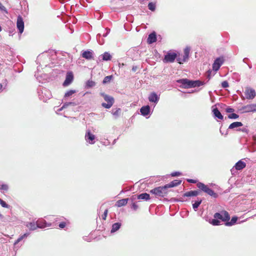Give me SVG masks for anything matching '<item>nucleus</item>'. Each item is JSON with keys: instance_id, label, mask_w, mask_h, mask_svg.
<instances>
[{"instance_id": "obj_56", "label": "nucleus", "mask_w": 256, "mask_h": 256, "mask_svg": "<svg viewBox=\"0 0 256 256\" xmlns=\"http://www.w3.org/2000/svg\"><path fill=\"white\" fill-rule=\"evenodd\" d=\"M3 218V216L0 214V218Z\"/></svg>"}, {"instance_id": "obj_8", "label": "nucleus", "mask_w": 256, "mask_h": 256, "mask_svg": "<svg viewBox=\"0 0 256 256\" xmlns=\"http://www.w3.org/2000/svg\"><path fill=\"white\" fill-rule=\"evenodd\" d=\"M176 57L177 54L176 53L168 52L167 54L165 55L163 62L165 63L172 62L174 61Z\"/></svg>"}, {"instance_id": "obj_32", "label": "nucleus", "mask_w": 256, "mask_h": 256, "mask_svg": "<svg viewBox=\"0 0 256 256\" xmlns=\"http://www.w3.org/2000/svg\"><path fill=\"white\" fill-rule=\"evenodd\" d=\"M237 220V217L234 216L232 218L230 222H228L226 223V225L227 226H232L236 223Z\"/></svg>"}, {"instance_id": "obj_44", "label": "nucleus", "mask_w": 256, "mask_h": 256, "mask_svg": "<svg viewBox=\"0 0 256 256\" xmlns=\"http://www.w3.org/2000/svg\"><path fill=\"white\" fill-rule=\"evenodd\" d=\"M170 175L172 176H180L181 173L178 172H172Z\"/></svg>"}, {"instance_id": "obj_13", "label": "nucleus", "mask_w": 256, "mask_h": 256, "mask_svg": "<svg viewBox=\"0 0 256 256\" xmlns=\"http://www.w3.org/2000/svg\"><path fill=\"white\" fill-rule=\"evenodd\" d=\"M30 234V232H26L24 234L20 236L14 242V246H16L20 242L21 243L20 246H22L24 243L26 238L29 236Z\"/></svg>"}, {"instance_id": "obj_18", "label": "nucleus", "mask_w": 256, "mask_h": 256, "mask_svg": "<svg viewBox=\"0 0 256 256\" xmlns=\"http://www.w3.org/2000/svg\"><path fill=\"white\" fill-rule=\"evenodd\" d=\"M160 99L159 96L156 94V92H153L151 93L148 96V100L150 102L157 104Z\"/></svg>"}, {"instance_id": "obj_15", "label": "nucleus", "mask_w": 256, "mask_h": 256, "mask_svg": "<svg viewBox=\"0 0 256 256\" xmlns=\"http://www.w3.org/2000/svg\"><path fill=\"white\" fill-rule=\"evenodd\" d=\"M242 109L245 112H256V104H247L243 106Z\"/></svg>"}, {"instance_id": "obj_35", "label": "nucleus", "mask_w": 256, "mask_h": 256, "mask_svg": "<svg viewBox=\"0 0 256 256\" xmlns=\"http://www.w3.org/2000/svg\"><path fill=\"white\" fill-rule=\"evenodd\" d=\"M202 200H199L197 201H196L193 204H192V208L194 210L196 211L197 210V208L200 206V204L202 203Z\"/></svg>"}, {"instance_id": "obj_47", "label": "nucleus", "mask_w": 256, "mask_h": 256, "mask_svg": "<svg viewBox=\"0 0 256 256\" xmlns=\"http://www.w3.org/2000/svg\"><path fill=\"white\" fill-rule=\"evenodd\" d=\"M0 10L2 11L6 12V8L0 2Z\"/></svg>"}, {"instance_id": "obj_23", "label": "nucleus", "mask_w": 256, "mask_h": 256, "mask_svg": "<svg viewBox=\"0 0 256 256\" xmlns=\"http://www.w3.org/2000/svg\"><path fill=\"white\" fill-rule=\"evenodd\" d=\"M182 182V180H175L172 182H171L170 183L166 184V186L167 188H173L176 186H178Z\"/></svg>"}, {"instance_id": "obj_39", "label": "nucleus", "mask_w": 256, "mask_h": 256, "mask_svg": "<svg viewBox=\"0 0 256 256\" xmlns=\"http://www.w3.org/2000/svg\"><path fill=\"white\" fill-rule=\"evenodd\" d=\"M76 92L75 90H70L65 93L64 98H66L69 97L70 96L74 94Z\"/></svg>"}, {"instance_id": "obj_7", "label": "nucleus", "mask_w": 256, "mask_h": 256, "mask_svg": "<svg viewBox=\"0 0 256 256\" xmlns=\"http://www.w3.org/2000/svg\"><path fill=\"white\" fill-rule=\"evenodd\" d=\"M214 218L221 220L223 222H226L230 219L228 213L226 211H222L220 212H216L214 214Z\"/></svg>"}, {"instance_id": "obj_36", "label": "nucleus", "mask_w": 256, "mask_h": 256, "mask_svg": "<svg viewBox=\"0 0 256 256\" xmlns=\"http://www.w3.org/2000/svg\"><path fill=\"white\" fill-rule=\"evenodd\" d=\"M209 222L213 226H218L220 224V222L216 218L210 220Z\"/></svg>"}, {"instance_id": "obj_54", "label": "nucleus", "mask_w": 256, "mask_h": 256, "mask_svg": "<svg viewBox=\"0 0 256 256\" xmlns=\"http://www.w3.org/2000/svg\"><path fill=\"white\" fill-rule=\"evenodd\" d=\"M2 84H0V92L2 90Z\"/></svg>"}, {"instance_id": "obj_31", "label": "nucleus", "mask_w": 256, "mask_h": 256, "mask_svg": "<svg viewBox=\"0 0 256 256\" xmlns=\"http://www.w3.org/2000/svg\"><path fill=\"white\" fill-rule=\"evenodd\" d=\"M138 198L140 200H146L150 199V196L147 193H143L138 196Z\"/></svg>"}, {"instance_id": "obj_53", "label": "nucleus", "mask_w": 256, "mask_h": 256, "mask_svg": "<svg viewBox=\"0 0 256 256\" xmlns=\"http://www.w3.org/2000/svg\"><path fill=\"white\" fill-rule=\"evenodd\" d=\"M136 70V67H134H134L132 68V70L134 72H135V71Z\"/></svg>"}, {"instance_id": "obj_28", "label": "nucleus", "mask_w": 256, "mask_h": 256, "mask_svg": "<svg viewBox=\"0 0 256 256\" xmlns=\"http://www.w3.org/2000/svg\"><path fill=\"white\" fill-rule=\"evenodd\" d=\"M199 194V192L198 190H190L186 192L184 196H196Z\"/></svg>"}, {"instance_id": "obj_5", "label": "nucleus", "mask_w": 256, "mask_h": 256, "mask_svg": "<svg viewBox=\"0 0 256 256\" xmlns=\"http://www.w3.org/2000/svg\"><path fill=\"white\" fill-rule=\"evenodd\" d=\"M167 188L165 185L164 186H159L150 190V192L157 196L164 197L167 194Z\"/></svg>"}, {"instance_id": "obj_30", "label": "nucleus", "mask_w": 256, "mask_h": 256, "mask_svg": "<svg viewBox=\"0 0 256 256\" xmlns=\"http://www.w3.org/2000/svg\"><path fill=\"white\" fill-rule=\"evenodd\" d=\"M242 125L243 124L241 122H232V124H231L229 126L228 128L229 129H233V128H236L242 126Z\"/></svg>"}, {"instance_id": "obj_25", "label": "nucleus", "mask_w": 256, "mask_h": 256, "mask_svg": "<svg viewBox=\"0 0 256 256\" xmlns=\"http://www.w3.org/2000/svg\"><path fill=\"white\" fill-rule=\"evenodd\" d=\"M26 226L30 230H36L38 228V226L36 224V223H35L34 222H27L26 224Z\"/></svg>"}, {"instance_id": "obj_41", "label": "nucleus", "mask_w": 256, "mask_h": 256, "mask_svg": "<svg viewBox=\"0 0 256 256\" xmlns=\"http://www.w3.org/2000/svg\"><path fill=\"white\" fill-rule=\"evenodd\" d=\"M0 204L3 208H8L9 207V206L1 198H0Z\"/></svg>"}, {"instance_id": "obj_37", "label": "nucleus", "mask_w": 256, "mask_h": 256, "mask_svg": "<svg viewBox=\"0 0 256 256\" xmlns=\"http://www.w3.org/2000/svg\"><path fill=\"white\" fill-rule=\"evenodd\" d=\"M156 4L155 2H150L148 4V8L150 10L154 12L156 10Z\"/></svg>"}, {"instance_id": "obj_55", "label": "nucleus", "mask_w": 256, "mask_h": 256, "mask_svg": "<svg viewBox=\"0 0 256 256\" xmlns=\"http://www.w3.org/2000/svg\"><path fill=\"white\" fill-rule=\"evenodd\" d=\"M242 132H247V130H246V128L242 129Z\"/></svg>"}, {"instance_id": "obj_46", "label": "nucleus", "mask_w": 256, "mask_h": 256, "mask_svg": "<svg viewBox=\"0 0 256 256\" xmlns=\"http://www.w3.org/2000/svg\"><path fill=\"white\" fill-rule=\"evenodd\" d=\"M101 37H102V34H98L97 35L96 38H97L100 44H102L104 42L103 40L102 42L100 41V38Z\"/></svg>"}, {"instance_id": "obj_34", "label": "nucleus", "mask_w": 256, "mask_h": 256, "mask_svg": "<svg viewBox=\"0 0 256 256\" xmlns=\"http://www.w3.org/2000/svg\"><path fill=\"white\" fill-rule=\"evenodd\" d=\"M112 78L113 76L112 75L106 76L104 78L102 81V84H104L109 83Z\"/></svg>"}, {"instance_id": "obj_52", "label": "nucleus", "mask_w": 256, "mask_h": 256, "mask_svg": "<svg viewBox=\"0 0 256 256\" xmlns=\"http://www.w3.org/2000/svg\"><path fill=\"white\" fill-rule=\"evenodd\" d=\"M187 181L190 183L195 184L196 183V180L192 179H188Z\"/></svg>"}, {"instance_id": "obj_10", "label": "nucleus", "mask_w": 256, "mask_h": 256, "mask_svg": "<svg viewBox=\"0 0 256 256\" xmlns=\"http://www.w3.org/2000/svg\"><path fill=\"white\" fill-rule=\"evenodd\" d=\"M16 28L19 33L22 34L24 30V22L22 18L20 16H18L16 21Z\"/></svg>"}, {"instance_id": "obj_57", "label": "nucleus", "mask_w": 256, "mask_h": 256, "mask_svg": "<svg viewBox=\"0 0 256 256\" xmlns=\"http://www.w3.org/2000/svg\"><path fill=\"white\" fill-rule=\"evenodd\" d=\"M248 67L250 68H252V66L251 65H248Z\"/></svg>"}, {"instance_id": "obj_33", "label": "nucleus", "mask_w": 256, "mask_h": 256, "mask_svg": "<svg viewBox=\"0 0 256 256\" xmlns=\"http://www.w3.org/2000/svg\"><path fill=\"white\" fill-rule=\"evenodd\" d=\"M96 85L95 82L92 80H88L86 82V88H90Z\"/></svg>"}, {"instance_id": "obj_9", "label": "nucleus", "mask_w": 256, "mask_h": 256, "mask_svg": "<svg viewBox=\"0 0 256 256\" xmlns=\"http://www.w3.org/2000/svg\"><path fill=\"white\" fill-rule=\"evenodd\" d=\"M224 62V59L222 57L218 58L214 61L212 64V68L214 70L217 71L219 70L220 66Z\"/></svg>"}, {"instance_id": "obj_12", "label": "nucleus", "mask_w": 256, "mask_h": 256, "mask_svg": "<svg viewBox=\"0 0 256 256\" xmlns=\"http://www.w3.org/2000/svg\"><path fill=\"white\" fill-rule=\"evenodd\" d=\"M96 136L92 134L90 130H88L86 134L85 139L86 141L90 144H94L95 142L94 139Z\"/></svg>"}, {"instance_id": "obj_43", "label": "nucleus", "mask_w": 256, "mask_h": 256, "mask_svg": "<svg viewBox=\"0 0 256 256\" xmlns=\"http://www.w3.org/2000/svg\"><path fill=\"white\" fill-rule=\"evenodd\" d=\"M222 86L223 88H226L229 86L228 83L227 81L225 80L222 82Z\"/></svg>"}, {"instance_id": "obj_26", "label": "nucleus", "mask_w": 256, "mask_h": 256, "mask_svg": "<svg viewBox=\"0 0 256 256\" xmlns=\"http://www.w3.org/2000/svg\"><path fill=\"white\" fill-rule=\"evenodd\" d=\"M102 58V60L104 61L110 60L112 59V56L108 52H105L104 54L100 55V57Z\"/></svg>"}, {"instance_id": "obj_50", "label": "nucleus", "mask_w": 256, "mask_h": 256, "mask_svg": "<svg viewBox=\"0 0 256 256\" xmlns=\"http://www.w3.org/2000/svg\"><path fill=\"white\" fill-rule=\"evenodd\" d=\"M138 208V205L136 203H133L132 204V208L134 210H136Z\"/></svg>"}, {"instance_id": "obj_1", "label": "nucleus", "mask_w": 256, "mask_h": 256, "mask_svg": "<svg viewBox=\"0 0 256 256\" xmlns=\"http://www.w3.org/2000/svg\"><path fill=\"white\" fill-rule=\"evenodd\" d=\"M179 83L182 84L186 88H191L200 86L204 84V82L199 80H190L188 79H181L178 81Z\"/></svg>"}, {"instance_id": "obj_20", "label": "nucleus", "mask_w": 256, "mask_h": 256, "mask_svg": "<svg viewBox=\"0 0 256 256\" xmlns=\"http://www.w3.org/2000/svg\"><path fill=\"white\" fill-rule=\"evenodd\" d=\"M156 40V34L154 32H152L148 35V42L149 44H152Z\"/></svg>"}, {"instance_id": "obj_38", "label": "nucleus", "mask_w": 256, "mask_h": 256, "mask_svg": "<svg viewBox=\"0 0 256 256\" xmlns=\"http://www.w3.org/2000/svg\"><path fill=\"white\" fill-rule=\"evenodd\" d=\"M70 105L76 106V104H75L74 102H66L63 104L62 106L60 108V110H61L63 108H64Z\"/></svg>"}, {"instance_id": "obj_48", "label": "nucleus", "mask_w": 256, "mask_h": 256, "mask_svg": "<svg viewBox=\"0 0 256 256\" xmlns=\"http://www.w3.org/2000/svg\"><path fill=\"white\" fill-rule=\"evenodd\" d=\"M226 111L228 113L233 112H234V109L230 108H227Z\"/></svg>"}, {"instance_id": "obj_51", "label": "nucleus", "mask_w": 256, "mask_h": 256, "mask_svg": "<svg viewBox=\"0 0 256 256\" xmlns=\"http://www.w3.org/2000/svg\"><path fill=\"white\" fill-rule=\"evenodd\" d=\"M66 226V223L64 222H62L59 224V227L61 228H63Z\"/></svg>"}, {"instance_id": "obj_2", "label": "nucleus", "mask_w": 256, "mask_h": 256, "mask_svg": "<svg viewBox=\"0 0 256 256\" xmlns=\"http://www.w3.org/2000/svg\"><path fill=\"white\" fill-rule=\"evenodd\" d=\"M38 94L39 98L44 102H46L52 96L50 91L45 88H38Z\"/></svg>"}, {"instance_id": "obj_14", "label": "nucleus", "mask_w": 256, "mask_h": 256, "mask_svg": "<svg viewBox=\"0 0 256 256\" xmlns=\"http://www.w3.org/2000/svg\"><path fill=\"white\" fill-rule=\"evenodd\" d=\"M246 97L247 99L252 100L256 96L255 90L250 88H247L244 92Z\"/></svg>"}, {"instance_id": "obj_3", "label": "nucleus", "mask_w": 256, "mask_h": 256, "mask_svg": "<svg viewBox=\"0 0 256 256\" xmlns=\"http://www.w3.org/2000/svg\"><path fill=\"white\" fill-rule=\"evenodd\" d=\"M196 186L199 189L206 193L210 196L214 198H216L218 196V194L216 193L204 184L199 182L197 184Z\"/></svg>"}, {"instance_id": "obj_49", "label": "nucleus", "mask_w": 256, "mask_h": 256, "mask_svg": "<svg viewBox=\"0 0 256 256\" xmlns=\"http://www.w3.org/2000/svg\"><path fill=\"white\" fill-rule=\"evenodd\" d=\"M105 30H106V33H104V34H102V36L103 37H106V36H108V33L110 32V29L106 28V29Z\"/></svg>"}, {"instance_id": "obj_6", "label": "nucleus", "mask_w": 256, "mask_h": 256, "mask_svg": "<svg viewBox=\"0 0 256 256\" xmlns=\"http://www.w3.org/2000/svg\"><path fill=\"white\" fill-rule=\"evenodd\" d=\"M190 52V48L188 47L186 48L184 50V54L178 55V56L176 57V60L178 62L179 64H182L187 61L189 58Z\"/></svg>"}, {"instance_id": "obj_45", "label": "nucleus", "mask_w": 256, "mask_h": 256, "mask_svg": "<svg viewBox=\"0 0 256 256\" xmlns=\"http://www.w3.org/2000/svg\"><path fill=\"white\" fill-rule=\"evenodd\" d=\"M108 210H104V214L102 216V218L104 220H106V216H107V214H108Z\"/></svg>"}, {"instance_id": "obj_19", "label": "nucleus", "mask_w": 256, "mask_h": 256, "mask_svg": "<svg viewBox=\"0 0 256 256\" xmlns=\"http://www.w3.org/2000/svg\"><path fill=\"white\" fill-rule=\"evenodd\" d=\"M212 112L213 114L214 115V116L218 119L222 120L223 116L222 114L219 111L218 108H217L215 107V106H212Z\"/></svg>"}, {"instance_id": "obj_11", "label": "nucleus", "mask_w": 256, "mask_h": 256, "mask_svg": "<svg viewBox=\"0 0 256 256\" xmlns=\"http://www.w3.org/2000/svg\"><path fill=\"white\" fill-rule=\"evenodd\" d=\"M74 80V75L72 72H68L66 73V80L63 83L64 86L70 85Z\"/></svg>"}, {"instance_id": "obj_16", "label": "nucleus", "mask_w": 256, "mask_h": 256, "mask_svg": "<svg viewBox=\"0 0 256 256\" xmlns=\"http://www.w3.org/2000/svg\"><path fill=\"white\" fill-rule=\"evenodd\" d=\"M94 55V52L92 50L82 51V57L88 60L93 59Z\"/></svg>"}, {"instance_id": "obj_17", "label": "nucleus", "mask_w": 256, "mask_h": 256, "mask_svg": "<svg viewBox=\"0 0 256 256\" xmlns=\"http://www.w3.org/2000/svg\"><path fill=\"white\" fill-rule=\"evenodd\" d=\"M38 228H44L46 227H49L52 226L50 223H47L44 219H39L36 221Z\"/></svg>"}, {"instance_id": "obj_27", "label": "nucleus", "mask_w": 256, "mask_h": 256, "mask_svg": "<svg viewBox=\"0 0 256 256\" xmlns=\"http://www.w3.org/2000/svg\"><path fill=\"white\" fill-rule=\"evenodd\" d=\"M121 112V110L120 108H113L112 110V114L114 118H116L119 117Z\"/></svg>"}, {"instance_id": "obj_58", "label": "nucleus", "mask_w": 256, "mask_h": 256, "mask_svg": "<svg viewBox=\"0 0 256 256\" xmlns=\"http://www.w3.org/2000/svg\"><path fill=\"white\" fill-rule=\"evenodd\" d=\"M124 192V191H123V190H122V191H121V192H120V193H122V192Z\"/></svg>"}, {"instance_id": "obj_24", "label": "nucleus", "mask_w": 256, "mask_h": 256, "mask_svg": "<svg viewBox=\"0 0 256 256\" xmlns=\"http://www.w3.org/2000/svg\"><path fill=\"white\" fill-rule=\"evenodd\" d=\"M128 198H124L118 200L116 202V205L118 207H121L126 206L128 203Z\"/></svg>"}, {"instance_id": "obj_22", "label": "nucleus", "mask_w": 256, "mask_h": 256, "mask_svg": "<svg viewBox=\"0 0 256 256\" xmlns=\"http://www.w3.org/2000/svg\"><path fill=\"white\" fill-rule=\"evenodd\" d=\"M246 166V164L242 160H240L234 166V167L236 170H242L243 168H244Z\"/></svg>"}, {"instance_id": "obj_40", "label": "nucleus", "mask_w": 256, "mask_h": 256, "mask_svg": "<svg viewBox=\"0 0 256 256\" xmlns=\"http://www.w3.org/2000/svg\"><path fill=\"white\" fill-rule=\"evenodd\" d=\"M239 117V116L236 114L232 113L228 116V118L230 119H236Z\"/></svg>"}, {"instance_id": "obj_42", "label": "nucleus", "mask_w": 256, "mask_h": 256, "mask_svg": "<svg viewBox=\"0 0 256 256\" xmlns=\"http://www.w3.org/2000/svg\"><path fill=\"white\" fill-rule=\"evenodd\" d=\"M8 186L6 184H2L0 188V189L1 190H6V191L8 190Z\"/></svg>"}, {"instance_id": "obj_29", "label": "nucleus", "mask_w": 256, "mask_h": 256, "mask_svg": "<svg viewBox=\"0 0 256 256\" xmlns=\"http://www.w3.org/2000/svg\"><path fill=\"white\" fill-rule=\"evenodd\" d=\"M121 226V224L120 222H116L112 225L111 233H114L118 230Z\"/></svg>"}, {"instance_id": "obj_21", "label": "nucleus", "mask_w": 256, "mask_h": 256, "mask_svg": "<svg viewBox=\"0 0 256 256\" xmlns=\"http://www.w3.org/2000/svg\"><path fill=\"white\" fill-rule=\"evenodd\" d=\"M141 114L144 116H148L150 112V106H143L140 110Z\"/></svg>"}, {"instance_id": "obj_4", "label": "nucleus", "mask_w": 256, "mask_h": 256, "mask_svg": "<svg viewBox=\"0 0 256 256\" xmlns=\"http://www.w3.org/2000/svg\"><path fill=\"white\" fill-rule=\"evenodd\" d=\"M100 94L104 98V100L108 102L107 104L103 102L102 106L106 108H111L114 103V98L112 96L105 94L104 92H100Z\"/></svg>"}]
</instances>
